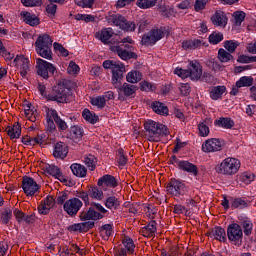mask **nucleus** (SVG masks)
<instances>
[{"label":"nucleus","mask_w":256,"mask_h":256,"mask_svg":"<svg viewBox=\"0 0 256 256\" xmlns=\"http://www.w3.org/2000/svg\"><path fill=\"white\" fill-rule=\"evenodd\" d=\"M91 105L98 107V109H103V107L107 105V102H105V98L103 96H97L91 99Z\"/></svg>","instance_id":"51"},{"label":"nucleus","mask_w":256,"mask_h":256,"mask_svg":"<svg viewBox=\"0 0 256 256\" xmlns=\"http://www.w3.org/2000/svg\"><path fill=\"white\" fill-rule=\"evenodd\" d=\"M227 91L225 86H215L210 90V97L213 101H217L223 97V94Z\"/></svg>","instance_id":"34"},{"label":"nucleus","mask_w":256,"mask_h":256,"mask_svg":"<svg viewBox=\"0 0 256 256\" xmlns=\"http://www.w3.org/2000/svg\"><path fill=\"white\" fill-rule=\"evenodd\" d=\"M254 79L251 76H243L237 82V87H253Z\"/></svg>","instance_id":"43"},{"label":"nucleus","mask_w":256,"mask_h":256,"mask_svg":"<svg viewBox=\"0 0 256 256\" xmlns=\"http://www.w3.org/2000/svg\"><path fill=\"white\" fill-rule=\"evenodd\" d=\"M233 17L235 19L236 25H241V23L245 21V12L236 11L234 12Z\"/></svg>","instance_id":"59"},{"label":"nucleus","mask_w":256,"mask_h":256,"mask_svg":"<svg viewBox=\"0 0 256 256\" xmlns=\"http://www.w3.org/2000/svg\"><path fill=\"white\" fill-rule=\"evenodd\" d=\"M71 95V81L61 79L54 87L53 93L47 96L48 101H56V103H67Z\"/></svg>","instance_id":"1"},{"label":"nucleus","mask_w":256,"mask_h":256,"mask_svg":"<svg viewBox=\"0 0 256 256\" xmlns=\"http://www.w3.org/2000/svg\"><path fill=\"white\" fill-rule=\"evenodd\" d=\"M211 235L214 237V239L221 241L222 243L227 241V233L222 227H214L211 231Z\"/></svg>","instance_id":"32"},{"label":"nucleus","mask_w":256,"mask_h":256,"mask_svg":"<svg viewBox=\"0 0 256 256\" xmlns=\"http://www.w3.org/2000/svg\"><path fill=\"white\" fill-rule=\"evenodd\" d=\"M214 125L222 127L223 129H233V127H235V121L229 117H221L215 120Z\"/></svg>","instance_id":"28"},{"label":"nucleus","mask_w":256,"mask_h":256,"mask_svg":"<svg viewBox=\"0 0 256 256\" xmlns=\"http://www.w3.org/2000/svg\"><path fill=\"white\" fill-rule=\"evenodd\" d=\"M179 90L183 97H187L191 93V86L189 83H182L180 84Z\"/></svg>","instance_id":"60"},{"label":"nucleus","mask_w":256,"mask_h":256,"mask_svg":"<svg viewBox=\"0 0 256 256\" xmlns=\"http://www.w3.org/2000/svg\"><path fill=\"white\" fill-rule=\"evenodd\" d=\"M123 73H125V65L119 62L116 68L112 70V85H114L115 88H119L121 86Z\"/></svg>","instance_id":"15"},{"label":"nucleus","mask_w":256,"mask_h":256,"mask_svg":"<svg viewBox=\"0 0 256 256\" xmlns=\"http://www.w3.org/2000/svg\"><path fill=\"white\" fill-rule=\"evenodd\" d=\"M224 47L230 53H235V50L237 49V47H239V43L233 40H228L224 43Z\"/></svg>","instance_id":"55"},{"label":"nucleus","mask_w":256,"mask_h":256,"mask_svg":"<svg viewBox=\"0 0 256 256\" xmlns=\"http://www.w3.org/2000/svg\"><path fill=\"white\" fill-rule=\"evenodd\" d=\"M104 205L107 209L117 211L121 207V201L115 196H108L104 202Z\"/></svg>","instance_id":"29"},{"label":"nucleus","mask_w":256,"mask_h":256,"mask_svg":"<svg viewBox=\"0 0 256 256\" xmlns=\"http://www.w3.org/2000/svg\"><path fill=\"white\" fill-rule=\"evenodd\" d=\"M80 227H81V233H87V231H90V229H93V227H95V222L93 221L83 222V223H80Z\"/></svg>","instance_id":"61"},{"label":"nucleus","mask_w":256,"mask_h":256,"mask_svg":"<svg viewBox=\"0 0 256 256\" xmlns=\"http://www.w3.org/2000/svg\"><path fill=\"white\" fill-rule=\"evenodd\" d=\"M69 153V148L64 142H57L54 146L53 157L55 159H65Z\"/></svg>","instance_id":"19"},{"label":"nucleus","mask_w":256,"mask_h":256,"mask_svg":"<svg viewBox=\"0 0 256 256\" xmlns=\"http://www.w3.org/2000/svg\"><path fill=\"white\" fill-rule=\"evenodd\" d=\"M218 59L221 63H229V61L233 59V55H231V52H227L225 49L220 48L218 50Z\"/></svg>","instance_id":"41"},{"label":"nucleus","mask_w":256,"mask_h":256,"mask_svg":"<svg viewBox=\"0 0 256 256\" xmlns=\"http://www.w3.org/2000/svg\"><path fill=\"white\" fill-rule=\"evenodd\" d=\"M97 185L98 187H103V189H105V187H111L112 189H115V187L118 185V182L115 176L106 174L99 178Z\"/></svg>","instance_id":"18"},{"label":"nucleus","mask_w":256,"mask_h":256,"mask_svg":"<svg viewBox=\"0 0 256 256\" xmlns=\"http://www.w3.org/2000/svg\"><path fill=\"white\" fill-rule=\"evenodd\" d=\"M110 51L116 53L120 59L123 61H129V59H137V54L135 52H131L123 46H119V44L110 46Z\"/></svg>","instance_id":"13"},{"label":"nucleus","mask_w":256,"mask_h":256,"mask_svg":"<svg viewBox=\"0 0 256 256\" xmlns=\"http://www.w3.org/2000/svg\"><path fill=\"white\" fill-rule=\"evenodd\" d=\"M242 226H243L245 235L249 236L253 231V223H251V221L249 220H245L242 222Z\"/></svg>","instance_id":"62"},{"label":"nucleus","mask_w":256,"mask_h":256,"mask_svg":"<svg viewBox=\"0 0 256 256\" xmlns=\"http://www.w3.org/2000/svg\"><path fill=\"white\" fill-rule=\"evenodd\" d=\"M122 245H124V249L130 255H133V253H135V243L133 242V239H131V237L125 236L122 240Z\"/></svg>","instance_id":"38"},{"label":"nucleus","mask_w":256,"mask_h":256,"mask_svg":"<svg viewBox=\"0 0 256 256\" xmlns=\"http://www.w3.org/2000/svg\"><path fill=\"white\" fill-rule=\"evenodd\" d=\"M241 169V162L236 158H225L219 165L215 167L216 173L219 175H236Z\"/></svg>","instance_id":"5"},{"label":"nucleus","mask_w":256,"mask_h":256,"mask_svg":"<svg viewBox=\"0 0 256 256\" xmlns=\"http://www.w3.org/2000/svg\"><path fill=\"white\" fill-rule=\"evenodd\" d=\"M103 191H105L103 186H88L89 197H91V199H95L96 201H103V199H105Z\"/></svg>","instance_id":"20"},{"label":"nucleus","mask_w":256,"mask_h":256,"mask_svg":"<svg viewBox=\"0 0 256 256\" xmlns=\"http://www.w3.org/2000/svg\"><path fill=\"white\" fill-rule=\"evenodd\" d=\"M76 197H78L79 199H82V201H84V205L87 207V205H89V190H87V192L85 191H77L76 192Z\"/></svg>","instance_id":"56"},{"label":"nucleus","mask_w":256,"mask_h":256,"mask_svg":"<svg viewBox=\"0 0 256 256\" xmlns=\"http://www.w3.org/2000/svg\"><path fill=\"white\" fill-rule=\"evenodd\" d=\"M137 5L140 9H151L157 5V0H138Z\"/></svg>","instance_id":"47"},{"label":"nucleus","mask_w":256,"mask_h":256,"mask_svg":"<svg viewBox=\"0 0 256 256\" xmlns=\"http://www.w3.org/2000/svg\"><path fill=\"white\" fill-rule=\"evenodd\" d=\"M152 110L154 113H157V115H163L164 117H167L169 115V108L162 102H154L152 104Z\"/></svg>","instance_id":"35"},{"label":"nucleus","mask_w":256,"mask_h":256,"mask_svg":"<svg viewBox=\"0 0 256 256\" xmlns=\"http://www.w3.org/2000/svg\"><path fill=\"white\" fill-rule=\"evenodd\" d=\"M21 17H23L24 23L30 25L31 27H37V25H39L40 23L39 18L36 17L35 14H31L30 12H21Z\"/></svg>","instance_id":"26"},{"label":"nucleus","mask_w":256,"mask_h":256,"mask_svg":"<svg viewBox=\"0 0 256 256\" xmlns=\"http://www.w3.org/2000/svg\"><path fill=\"white\" fill-rule=\"evenodd\" d=\"M96 39H99L104 45L109 43V39L113 37V29L103 28L100 32L95 33Z\"/></svg>","instance_id":"25"},{"label":"nucleus","mask_w":256,"mask_h":256,"mask_svg":"<svg viewBox=\"0 0 256 256\" xmlns=\"http://www.w3.org/2000/svg\"><path fill=\"white\" fill-rule=\"evenodd\" d=\"M255 179V174L250 173V172H244L239 176V180L242 183H245V185H249L252 181Z\"/></svg>","instance_id":"49"},{"label":"nucleus","mask_w":256,"mask_h":256,"mask_svg":"<svg viewBox=\"0 0 256 256\" xmlns=\"http://www.w3.org/2000/svg\"><path fill=\"white\" fill-rule=\"evenodd\" d=\"M13 219V210L11 208H4L1 212L0 221L3 225H9V221Z\"/></svg>","instance_id":"39"},{"label":"nucleus","mask_w":256,"mask_h":256,"mask_svg":"<svg viewBox=\"0 0 256 256\" xmlns=\"http://www.w3.org/2000/svg\"><path fill=\"white\" fill-rule=\"evenodd\" d=\"M6 132L10 139H19L21 137V125L15 123L13 126H8Z\"/></svg>","instance_id":"30"},{"label":"nucleus","mask_w":256,"mask_h":256,"mask_svg":"<svg viewBox=\"0 0 256 256\" xmlns=\"http://www.w3.org/2000/svg\"><path fill=\"white\" fill-rule=\"evenodd\" d=\"M141 79H143V74L137 70L129 72L126 76V81H128V83H139Z\"/></svg>","instance_id":"40"},{"label":"nucleus","mask_w":256,"mask_h":256,"mask_svg":"<svg viewBox=\"0 0 256 256\" xmlns=\"http://www.w3.org/2000/svg\"><path fill=\"white\" fill-rule=\"evenodd\" d=\"M50 117H53L54 123L57 125L59 131H67V122L65 120L61 119L59 116V113H57V110L53 109L50 112Z\"/></svg>","instance_id":"27"},{"label":"nucleus","mask_w":256,"mask_h":256,"mask_svg":"<svg viewBox=\"0 0 256 256\" xmlns=\"http://www.w3.org/2000/svg\"><path fill=\"white\" fill-rule=\"evenodd\" d=\"M116 157L118 159L119 165H121L122 167H125V165H127V156H125V150H123V148L117 150Z\"/></svg>","instance_id":"50"},{"label":"nucleus","mask_w":256,"mask_h":256,"mask_svg":"<svg viewBox=\"0 0 256 256\" xmlns=\"http://www.w3.org/2000/svg\"><path fill=\"white\" fill-rule=\"evenodd\" d=\"M119 91L125 95V97H132V95H135L137 92V86L129 84V83H124L122 86L118 87Z\"/></svg>","instance_id":"31"},{"label":"nucleus","mask_w":256,"mask_h":256,"mask_svg":"<svg viewBox=\"0 0 256 256\" xmlns=\"http://www.w3.org/2000/svg\"><path fill=\"white\" fill-rule=\"evenodd\" d=\"M198 131H199L200 137L209 136V126H207V120H205L204 122L198 125Z\"/></svg>","instance_id":"52"},{"label":"nucleus","mask_w":256,"mask_h":256,"mask_svg":"<svg viewBox=\"0 0 256 256\" xmlns=\"http://www.w3.org/2000/svg\"><path fill=\"white\" fill-rule=\"evenodd\" d=\"M120 62H117L115 60H105L103 62V67L104 69H111V71H113V69L115 70L116 66L119 64Z\"/></svg>","instance_id":"63"},{"label":"nucleus","mask_w":256,"mask_h":256,"mask_svg":"<svg viewBox=\"0 0 256 256\" xmlns=\"http://www.w3.org/2000/svg\"><path fill=\"white\" fill-rule=\"evenodd\" d=\"M36 70L37 74L42 77L43 79H49V77H53L55 75V71L57 68L54 67L53 64L41 59H36Z\"/></svg>","instance_id":"8"},{"label":"nucleus","mask_w":256,"mask_h":256,"mask_svg":"<svg viewBox=\"0 0 256 256\" xmlns=\"http://www.w3.org/2000/svg\"><path fill=\"white\" fill-rule=\"evenodd\" d=\"M178 168L181 169V171H186V173H191L195 177L199 175V169L197 168V165L189 162V161H181L179 162Z\"/></svg>","instance_id":"23"},{"label":"nucleus","mask_w":256,"mask_h":256,"mask_svg":"<svg viewBox=\"0 0 256 256\" xmlns=\"http://www.w3.org/2000/svg\"><path fill=\"white\" fill-rule=\"evenodd\" d=\"M140 233L143 237H155V233H157V222L155 220L150 221L147 226L140 229Z\"/></svg>","instance_id":"22"},{"label":"nucleus","mask_w":256,"mask_h":256,"mask_svg":"<svg viewBox=\"0 0 256 256\" xmlns=\"http://www.w3.org/2000/svg\"><path fill=\"white\" fill-rule=\"evenodd\" d=\"M227 237L229 241L239 243L243 239V229L237 223L230 224L227 228Z\"/></svg>","instance_id":"12"},{"label":"nucleus","mask_w":256,"mask_h":256,"mask_svg":"<svg viewBox=\"0 0 256 256\" xmlns=\"http://www.w3.org/2000/svg\"><path fill=\"white\" fill-rule=\"evenodd\" d=\"M84 163L87 167H89L90 171H95V167H97V158L90 154L85 157Z\"/></svg>","instance_id":"46"},{"label":"nucleus","mask_w":256,"mask_h":256,"mask_svg":"<svg viewBox=\"0 0 256 256\" xmlns=\"http://www.w3.org/2000/svg\"><path fill=\"white\" fill-rule=\"evenodd\" d=\"M22 189L27 197H33L35 193L39 192L41 186L37 184L35 179L29 176H24L22 180Z\"/></svg>","instance_id":"10"},{"label":"nucleus","mask_w":256,"mask_h":256,"mask_svg":"<svg viewBox=\"0 0 256 256\" xmlns=\"http://www.w3.org/2000/svg\"><path fill=\"white\" fill-rule=\"evenodd\" d=\"M24 7H41L43 5L42 0H21Z\"/></svg>","instance_id":"54"},{"label":"nucleus","mask_w":256,"mask_h":256,"mask_svg":"<svg viewBox=\"0 0 256 256\" xmlns=\"http://www.w3.org/2000/svg\"><path fill=\"white\" fill-rule=\"evenodd\" d=\"M165 37V31L163 28L161 29H152L147 34H144L142 37V45L149 47L151 45H155L157 41H161L162 38Z\"/></svg>","instance_id":"9"},{"label":"nucleus","mask_w":256,"mask_h":256,"mask_svg":"<svg viewBox=\"0 0 256 256\" xmlns=\"http://www.w3.org/2000/svg\"><path fill=\"white\" fill-rule=\"evenodd\" d=\"M70 135L73 139H81V137H83V129L78 125L71 126Z\"/></svg>","instance_id":"48"},{"label":"nucleus","mask_w":256,"mask_h":256,"mask_svg":"<svg viewBox=\"0 0 256 256\" xmlns=\"http://www.w3.org/2000/svg\"><path fill=\"white\" fill-rule=\"evenodd\" d=\"M208 40L211 45H219L223 41V33L214 31L209 35Z\"/></svg>","instance_id":"44"},{"label":"nucleus","mask_w":256,"mask_h":256,"mask_svg":"<svg viewBox=\"0 0 256 256\" xmlns=\"http://www.w3.org/2000/svg\"><path fill=\"white\" fill-rule=\"evenodd\" d=\"M247 207V202L241 198H236L231 202L232 209H245Z\"/></svg>","instance_id":"53"},{"label":"nucleus","mask_w":256,"mask_h":256,"mask_svg":"<svg viewBox=\"0 0 256 256\" xmlns=\"http://www.w3.org/2000/svg\"><path fill=\"white\" fill-rule=\"evenodd\" d=\"M53 109H46V123H47V130L53 133V131L57 130V126L55 125V121L53 119V116H51V112Z\"/></svg>","instance_id":"37"},{"label":"nucleus","mask_w":256,"mask_h":256,"mask_svg":"<svg viewBox=\"0 0 256 256\" xmlns=\"http://www.w3.org/2000/svg\"><path fill=\"white\" fill-rule=\"evenodd\" d=\"M108 23H110L111 25H115L116 27H119L120 29H122V31H127L128 33L135 31L137 27L135 25V22L128 21L127 19H125L124 16L120 14H114L109 16Z\"/></svg>","instance_id":"6"},{"label":"nucleus","mask_w":256,"mask_h":256,"mask_svg":"<svg viewBox=\"0 0 256 256\" xmlns=\"http://www.w3.org/2000/svg\"><path fill=\"white\" fill-rule=\"evenodd\" d=\"M144 128L148 141L158 142L161 141V137H166V135H169L167 126L153 120H147L144 123Z\"/></svg>","instance_id":"2"},{"label":"nucleus","mask_w":256,"mask_h":256,"mask_svg":"<svg viewBox=\"0 0 256 256\" xmlns=\"http://www.w3.org/2000/svg\"><path fill=\"white\" fill-rule=\"evenodd\" d=\"M63 253L65 255H71V253H79L81 251V248L77 246V244H71V248L65 246L62 248Z\"/></svg>","instance_id":"58"},{"label":"nucleus","mask_w":256,"mask_h":256,"mask_svg":"<svg viewBox=\"0 0 256 256\" xmlns=\"http://www.w3.org/2000/svg\"><path fill=\"white\" fill-rule=\"evenodd\" d=\"M81 207H83V202L79 198H71L63 205L64 211H66L67 215L70 217H75L81 210Z\"/></svg>","instance_id":"11"},{"label":"nucleus","mask_w":256,"mask_h":256,"mask_svg":"<svg viewBox=\"0 0 256 256\" xmlns=\"http://www.w3.org/2000/svg\"><path fill=\"white\" fill-rule=\"evenodd\" d=\"M182 47L183 49H199V47H209V44L203 40L194 39L184 41Z\"/></svg>","instance_id":"24"},{"label":"nucleus","mask_w":256,"mask_h":256,"mask_svg":"<svg viewBox=\"0 0 256 256\" xmlns=\"http://www.w3.org/2000/svg\"><path fill=\"white\" fill-rule=\"evenodd\" d=\"M35 47L36 53H38L40 57L48 59L49 61L53 59V52L51 51L53 40L51 39V36L48 34L40 35L35 42Z\"/></svg>","instance_id":"3"},{"label":"nucleus","mask_w":256,"mask_h":256,"mask_svg":"<svg viewBox=\"0 0 256 256\" xmlns=\"http://www.w3.org/2000/svg\"><path fill=\"white\" fill-rule=\"evenodd\" d=\"M54 50L55 51H59L60 55H62V57H69V50L65 49V47H63V45L55 42L53 44Z\"/></svg>","instance_id":"57"},{"label":"nucleus","mask_w":256,"mask_h":256,"mask_svg":"<svg viewBox=\"0 0 256 256\" xmlns=\"http://www.w3.org/2000/svg\"><path fill=\"white\" fill-rule=\"evenodd\" d=\"M100 235L103 239L107 240L113 235V225L105 224L100 229Z\"/></svg>","instance_id":"42"},{"label":"nucleus","mask_w":256,"mask_h":256,"mask_svg":"<svg viewBox=\"0 0 256 256\" xmlns=\"http://www.w3.org/2000/svg\"><path fill=\"white\" fill-rule=\"evenodd\" d=\"M46 173L51 175L52 177H55V179H59L61 177V169L55 165L48 164L46 166Z\"/></svg>","instance_id":"45"},{"label":"nucleus","mask_w":256,"mask_h":256,"mask_svg":"<svg viewBox=\"0 0 256 256\" xmlns=\"http://www.w3.org/2000/svg\"><path fill=\"white\" fill-rule=\"evenodd\" d=\"M70 169L76 177H87V168L81 164L74 163L70 166Z\"/></svg>","instance_id":"33"},{"label":"nucleus","mask_w":256,"mask_h":256,"mask_svg":"<svg viewBox=\"0 0 256 256\" xmlns=\"http://www.w3.org/2000/svg\"><path fill=\"white\" fill-rule=\"evenodd\" d=\"M67 71H68L69 75H76V73H79V65H77L75 62L71 61L69 63Z\"/></svg>","instance_id":"64"},{"label":"nucleus","mask_w":256,"mask_h":256,"mask_svg":"<svg viewBox=\"0 0 256 256\" xmlns=\"http://www.w3.org/2000/svg\"><path fill=\"white\" fill-rule=\"evenodd\" d=\"M188 71L192 81H199L203 75V70L201 69V64H199V62H190Z\"/></svg>","instance_id":"21"},{"label":"nucleus","mask_w":256,"mask_h":256,"mask_svg":"<svg viewBox=\"0 0 256 256\" xmlns=\"http://www.w3.org/2000/svg\"><path fill=\"white\" fill-rule=\"evenodd\" d=\"M221 149V141L217 138L208 139L202 144L204 153H215V151H221Z\"/></svg>","instance_id":"14"},{"label":"nucleus","mask_w":256,"mask_h":256,"mask_svg":"<svg viewBox=\"0 0 256 256\" xmlns=\"http://www.w3.org/2000/svg\"><path fill=\"white\" fill-rule=\"evenodd\" d=\"M166 191L168 195H172V197H182L187 193V191H189V188L185 183L172 178L166 185Z\"/></svg>","instance_id":"7"},{"label":"nucleus","mask_w":256,"mask_h":256,"mask_svg":"<svg viewBox=\"0 0 256 256\" xmlns=\"http://www.w3.org/2000/svg\"><path fill=\"white\" fill-rule=\"evenodd\" d=\"M212 25L214 27H227V22L229 18H227V14L225 12L218 10L211 17Z\"/></svg>","instance_id":"16"},{"label":"nucleus","mask_w":256,"mask_h":256,"mask_svg":"<svg viewBox=\"0 0 256 256\" xmlns=\"http://www.w3.org/2000/svg\"><path fill=\"white\" fill-rule=\"evenodd\" d=\"M82 117L87 121L88 123H91L92 125H95L99 121V116H97L94 112H90L89 109H84L82 112Z\"/></svg>","instance_id":"36"},{"label":"nucleus","mask_w":256,"mask_h":256,"mask_svg":"<svg viewBox=\"0 0 256 256\" xmlns=\"http://www.w3.org/2000/svg\"><path fill=\"white\" fill-rule=\"evenodd\" d=\"M106 213H109L103 205L92 202L87 211L80 213L81 221H99L105 217Z\"/></svg>","instance_id":"4"},{"label":"nucleus","mask_w":256,"mask_h":256,"mask_svg":"<svg viewBox=\"0 0 256 256\" xmlns=\"http://www.w3.org/2000/svg\"><path fill=\"white\" fill-rule=\"evenodd\" d=\"M15 65H20V75L21 77H27V73L31 71L29 58H25V56H16L14 59Z\"/></svg>","instance_id":"17"}]
</instances>
